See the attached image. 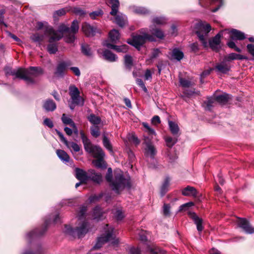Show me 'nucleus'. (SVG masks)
Wrapping results in <instances>:
<instances>
[{
  "label": "nucleus",
  "instance_id": "obj_1",
  "mask_svg": "<svg viewBox=\"0 0 254 254\" xmlns=\"http://www.w3.org/2000/svg\"><path fill=\"white\" fill-rule=\"evenodd\" d=\"M78 22L76 20L72 21L70 28L67 25L63 23L59 26L58 31H55L50 27L47 30L50 36L49 42L53 43L55 41H59L64 36L65 42L72 43L75 39V34L78 32Z\"/></svg>",
  "mask_w": 254,
  "mask_h": 254
},
{
  "label": "nucleus",
  "instance_id": "obj_2",
  "mask_svg": "<svg viewBox=\"0 0 254 254\" xmlns=\"http://www.w3.org/2000/svg\"><path fill=\"white\" fill-rule=\"evenodd\" d=\"M5 72L7 75H11L15 78L22 79L27 84L31 85L35 83L34 77L42 74L43 70L40 67L31 66L27 69L19 68L12 70L7 68L5 69Z\"/></svg>",
  "mask_w": 254,
  "mask_h": 254
},
{
  "label": "nucleus",
  "instance_id": "obj_3",
  "mask_svg": "<svg viewBox=\"0 0 254 254\" xmlns=\"http://www.w3.org/2000/svg\"><path fill=\"white\" fill-rule=\"evenodd\" d=\"M80 134L86 151L92 154L94 158H97V160L93 161L94 166L98 168L105 167V163L103 161L105 154L102 149L98 146L93 145L82 131H81Z\"/></svg>",
  "mask_w": 254,
  "mask_h": 254
},
{
  "label": "nucleus",
  "instance_id": "obj_4",
  "mask_svg": "<svg viewBox=\"0 0 254 254\" xmlns=\"http://www.w3.org/2000/svg\"><path fill=\"white\" fill-rule=\"evenodd\" d=\"M86 211V207L85 206H83L80 208V210L78 213L79 226L75 229H73L70 226H65V232L66 234L73 237L77 236L80 238L87 233L89 227L88 224L85 221H83Z\"/></svg>",
  "mask_w": 254,
  "mask_h": 254
},
{
  "label": "nucleus",
  "instance_id": "obj_5",
  "mask_svg": "<svg viewBox=\"0 0 254 254\" xmlns=\"http://www.w3.org/2000/svg\"><path fill=\"white\" fill-rule=\"evenodd\" d=\"M75 175L78 180L85 183H87L89 180L97 183H100L102 181L101 174L96 173L93 170H89L86 172L82 169L76 168Z\"/></svg>",
  "mask_w": 254,
  "mask_h": 254
},
{
  "label": "nucleus",
  "instance_id": "obj_6",
  "mask_svg": "<svg viewBox=\"0 0 254 254\" xmlns=\"http://www.w3.org/2000/svg\"><path fill=\"white\" fill-rule=\"evenodd\" d=\"M195 29V33L203 47L204 48H207L208 43L206 37L208 33L211 30L210 25L208 23L201 21L196 24Z\"/></svg>",
  "mask_w": 254,
  "mask_h": 254
},
{
  "label": "nucleus",
  "instance_id": "obj_7",
  "mask_svg": "<svg viewBox=\"0 0 254 254\" xmlns=\"http://www.w3.org/2000/svg\"><path fill=\"white\" fill-rule=\"evenodd\" d=\"M112 189L117 193H119L125 188H130V184L128 177L124 176L122 172L115 175L114 181L111 183Z\"/></svg>",
  "mask_w": 254,
  "mask_h": 254
},
{
  "label": "nucleus",
  "instance_id": "obj_8",
  "mask_svg": "<svg viewBox=\"0 0 254 254\" xmlns=\"http://www.w3.org/2000/svg\"><path fill=\"white\" fill-rule=\"evenodd\" d=\"M143 31V30L142 29L140 32L142 35L133 36L132 40L128 41V43L133 46L136 48L139 49L146 41H154L155 40L153 35L144 33Z\"/></svg>",
  "mask_w": 254,
  "mask_h": 254
},
{
  "label": "nucleus",
  "instance_id": "obj_9",
  "mask_svg": "<svg viewBox=\"0 0 254 254\" xmlns=\"http://www.w3.org/2000/svg\"><path fill=\"white\" fill-rule=\"evenodd\" d=\"M69 94L70 96L72 104L80 106L83 105L84 100L79 95V91L76 87L74 85L70 86L69 87Z\"/></svg>",
  "mask_w": 254,
  "mask_h": 254
},
{
  "label": "nucleus",
  "instance_id": "obj_10",
  "mask_svg": "<svg viewBox=\"0 0 254 254\" xmlns=\"http://www.w3.org/2000/svg\"><path fill=\"white\" fill-rule=\"evenodd\" d=\"M69 94L70 96L72 104L80 106L83 105L84 100L79 95V91L76 87L74 85L70 86L69 87Z\"/></svg>",
  "mask_w": 254,
  "mask_h": 254
},
{
  "label": "nucleus",
  "instance_id": "obj_11",
  "mask_svg": "<svg viewBox=\"0 0 254 254\" xmlns=\"http://www.w3.org/2000/svg\"><path fill=\"white\" fill-rule=\"evenodd\" d=\"M151 138L144 136L143 143L145 145L144 154L146 156L153 158L156 153V149L151 142Z\"/></svg>",
  "mask_w": 254,
  "mask_h": 254
},
{
  "label": "nucleus",
  "instance_id": "obj_12",
  "mask_svg": "<svg viewBox=\"0 0 254 254\" xmlns=\"http://www.w3.org/2000/svg\"><path fill=\"white\" fill-rule=\"evenodd\" d=\"M224 31H221L215 36L209 40L208 46L209 45L211 49L215 52H218L221 48V37L223 35Z\"/></svg>",
  "mask_w": 254,
  "mask_h": 254
},
{
  "label": "nucleus",
  "instance_id": "obj_13",
  "mask_svg": "<svg viewBox=\"0 0 254 254\" xmlns=\"http://www.w3.org/2000/svg\"><path fill=\"white\" fill-rule=\"evenodd\" d=\"M199 4L204 7H207L210 4H216V7L211 10L212 12H216L223 4V0H198Z\"/></svg>",
  "mask_w": 254,
  "mask_h": 254
},
{
  "label": "nucleus",
  "instance_id": "obj_14",
  "mask_svg": "<svg viewBox=\"0 0 254 254\" xmlns=\"http://www.w3.org/2000/svg\"><path fill=\"white\" fill-rule=\"evenodd\" d=\"M237 225L247 234L254 233V227H252L249 222L246 219L240 218L237 221Z\"/></svg>",
  "mask_w": 254,
  "mask_h": 254
},
{
  "label": "nucleus",
  "instance_id": "obj_15",
  "mask_svg": "<svg viewBox=\"0 0 254 254\" xmlns=\"http://www.w3.org/2000/svg\"><path fill=\"white\" fill-rule=\"evenodd\" d=\"M112 232L107 231L106 234L103 235L101 237L98 239L97 242L93 247V249L97 250L102 247V245L107 242L110 241L112 239Z\"/></svg>",
  "mask_w": 254,
  "mask_h": 254
},
{
  "label": "nucleus",
  "instance_id": "obj_16",
  "mask_svg": "<svg viewBox=\"0 0 254 254\" xmlns=\"http://www.w3.org/2000/svg\"><path fill=\"white\" fill-rule=\"evenodd\" d=\"M188 215L193 220L194 224L196 225L197 230L198 232H201L204 227L202 226V219L199 217L195 213L193 212H189Z\"/></svg>",
  "mask_w": 254,
  "mask_h": 254
},
{
  "label": "nucleus",
  "instance_id": "obj_17",
  "mask_svg": "<svg viewBox=\"0 0 254 254\" xmlns=\"http://www.w3.org/2000/svg\"><path fill=\"white\" fill-rule=\"evenodd\" d=\"M104 46L108 48L115 50L117 52L126 53L128 50V46L123 45L121 46H116L110 43L108 41H105L103 43Z\"/></svg>",
  "mask_w": 254,
  "mask_h": 254
},
{
  "label": "nucleus",
  "instance_id": "obj_18",
  "mask_svg": "<svg viewBox=\"0 0 254 254\" xmlns=\"http://www.w3.org/2000/svg\"><path fill=\"white\" fill-rule=\"evenodd\" d=\"M70 62L69 61L60 62L57 66L56 70L55 72V75L58 76H63L66 68L70 66Z\"/></svg>",
  "mask_w": 254,
  "mask_h": 254
},
{
  "label": "nucleus",
  "instance_id": "obj_19",
  "mask_svg": "<svg viewBox=\"0 0 254 254\" xmlns=\"http://www.w3.org/2000/svg\"><path fill=\"white\" fill-rule=\"evenodd\" d=\"M231 66L224 59L223 61L216 64L215 69L217 71L226 74L230 71Z\"/></svg>",
  "mask_w": 254,
  "mask_h": 254
},
{
  "label": "nucleus",
  "instance_id": "obj_20",
  "mask_svg": "<svg viewBox=\"0 0 254 254\" xmlns=\"http://www.w3.org/2000/svg\"><path fill=\"white\" fill-rule=\"evenodd\" d=\"M182 193L184 196L195 197L197 196L198 192L194 187L188 186L182 190Z\"/></svg>",
  "mask_w": 254,
  "mask_h": 254
},
{
  "label": "nucleus",
  "instance_id": "obj_21",
  "mask_svg": "<svg viewBox=\"0 0 254 254\" xmlns=\"http://www.w3.org/2000/svg\"><path fill=\"white\" fill-rule=\"evenodd\" d=\"M82 30L88 37L93 36L96 32V29L87 23L82 24Z\"/></svg>",
  "mask_w": 254,
  "mask_h": 254
},
{
  "label": "nucleus",
  "instance_id": "obj_22",
  "mask_svg": "<svg viewBox=\"0 0 254 254\" xmlns=\"http://www.w3.org/2000/svg\"><path fill=\"white\" fill-rule=\"evenodd\" d=\"M230 38L232 40H242L246 38L244 33L236 29H232L230 31Z\"/></svg>",
  "mask_w": 254,
  "mask_h": 254
},
{
  "label": "nucleus",
  "instance_id": "obj_23",
  "mask_svg": "<svg viewBox=\"0 0 254 254\" xmlns=\"http://www.w3.org/2000/svg\"><path fill=\"white\" fill-rule=\"evenodd\" d=\"M170 181L171 179L169 177H166L165 178L160 189V193L162 196H164L169 190Z\"/></svg>",
  "mask_w": 254,
  "mask_h": 254
},
{
  "label": "nucleus",
  "instance_id": "obj_24",
  "mask_svg": "<svg viewBox=\"0 0 254 254\" xmlns=\"http://www.w3.org/2000/svg\"><path fill=\"white\" fill-rule=\"evenodd\" d=\"M109 4L112 9L110 14L112 15H116L118 13L120 5L119 0H109Z\"/></svg>",
  "mask_w": 254,
  "mask_h": 254
},
{
  "label": "nucleus",
  "instance_id": "obj_25",
  "mask_svg": "<svg viewBox=\"0 0 254 254\" xmlns=\"http://www.w3.org/2000/svg\"><path fill=\"white\" fill-rule=\"evenodd\" d=\"M56 103L51 99L46 100L43 104V108L48 112L54 111L56 109Z\"/></svg>",
  "mask_w": 254,
  "mask_h": 254
},
{
  "label": "nucleus",
  "instance_id": "obj_26",
  "mask_svg": "<svg viewBox=\"0 0 254 254\" xmlns=\"http://www.w3.org/2000/svg\"><path fill=\"white\" fill-rule=\"evenodd\" d=\"M103 56L106 60L110 62H115L117 59V56L108 50L103 51Z\"/></svg>",
  "mask_w": 254,
  "mask_h": 254
},
{
  "label": "nucleus",
  "instance_id": "obj_27",
  "mask_svg": "<svg viewBox=\"0 0 254 254\" xmlns=\"http://www.w3.org/2000/svg\"><path fill=\"white\" fill-rule=\"evenodd\" d=\"M115 23L120 27H123L125 26L127 22V17L125 15L122 13L115 15Z\"/></svg>",
  "mask_w": 254,
  "mask_h": 254
},
{
  "label": "nucleus",
  "instance_id": "obj_28",
  "mask_svg": "<svg viewBox=\"0 0 254 254\" xmlns=\"http://www.w3.org/2000/svg\"><path fill=\"white\" fill-rule=\"evenodd\" d=\"M147 250L150 254H166V251L161 250L157 246L155 245L148 246L147 247Z\"/></svg>",
  "mask_w": 254,
  "mask_h": 254
},
{
  "label": "nucleus",
  "instance_id": "obj_29",
  "mask_svg": "<svg viewBox=\"0 0 254 254\" xmlns=\"http://www.w3.org/2000/svg\"><path fill=\"white\" fill-rule=\"evenodd\" d=\"M57 154L59 158L63 162H68L70 157L67 153L64 150L58 149L56 151Z\"/></svg>",
  "mask_w": 254,
  "mask_h": 254
},
{
  "label": "nucleus",
  "instance_id": "obj_30",
  "mask_svg": "<svg viewBox=\"0 0 254 254\" xmlns=\"http://www.w3.org/2000/svg\"><path fill=\"white\" fill-rule=\"evenodd\" d=\"M46 230V229L45 227L44 228H43L42 230L40 231H39L37 229L34 230L30 232L29 233H28L27 234V235H26L27 238L28 239H30L33 238L34 237H36L37 236H41L45 233Z\"/></svg>",
  "mask_w": 254,
  "mask_h": 254
},
{
  "label": "nucleus",
  "instance_id": "obj_31",
  "mask_svg": "<svg viewBox=\"0 0 254 254\" xmlns=\"http://www.w3.org/2000/svg\"><path fill=\"white\" fill-rule=\"evenodd\" d=\"M109 36L111 41L114 43H116L120 38V33L116 29L112 30L109 32Z\"/></svg>",
  "mask_w": 254,
  "mask_h": 254
},
{
  "label": "nucleus",
  "instance_id": "obj_32",
  "mask_svg": "<svg viewBox=\"0 0 254 254\" xmlns=\"http://www.w3.org/2000/svg\"><path fill=\"white\" fill-rule=\"evenodd\" d=\"M169 128L174 135H178L179 132V127L178 125L174 122L169 121Z\"/></svg>",
  "mask_w": 254,
  "mask_h": 254
},
{
  "label": "nucleus",
  "instance_id": "obj_33",
  "mask_svg": "<svg viewBox=\"0 0 254 254\" xmlns=\"http://www.w3.org/2000/svg\"><path fill=\"white\" fill-rule=\"evenodd\" d=\"M103 216V212L100 207L96 206L93 211V219L96 220H99Z\"/></svg>",
  "mask_w": 254,
  "mask_h": 254
},
{
  "label": "nucleus",
  "instance_id": "obj_34",
  "mask_svg": "<svg viewBox=\"0 0 254 254\" xmlns=\"http://www.w3.org/2000/svg\"><path fill=\"white\" fill-rule=\"evenodd\" d=\"M231 98V96L230 95L224 93L223 94L217 96L215 97V100L218 102L224 103L227 102Z\"/></svg>",
  "mask_w": 254,
  "mask_h": 254
},
{
  "label": "nucleus",
  "instance_id": "obj_35",
  "mask_svg": "<svg viewBox=\"0 0 254 254\" xmlns=\"http://www.w3.org/2000/svg\"><path fill=\"white\" fill-rule=\"evenodd\" d=\"M150 32L152 35L159 39H162L164 37L163 32L159 28H151Z\"/></svg>",
  "mask_w": 254,
  "mask_h": 254
},
{
  "label": "nucleus",
  "instance_id": "obj_36",
  "mask_svg": "<svg viewBox=\"0 0 254 254\" xmlns=\"http://www.w3.org/2000/svg\"><path fill=\"white\" fill-rule=\"evenodd\" d=\"M215 102L216 101L215 98H208L207 100L204 103L203 106L205 110L210 111L212 109V108L214 107Z\"/></svg>",
  "mask_w": 254,
  "mask_h": 254
},
{
  "label": "nucleus",
  "instance_id": "obj_37",
  "mask_svg": "<svg viewBox=\"0 0 254 254\" xmlns=\"http://www.w3.org/2000/svg\"><path fill=\"white\" fill-rule=\"evenodd\" d=\"M167 19L164 16L156 17L154 18L152 22L153 24L157 25H163L166 23Z\"/></svg>",
  "mask_w": 254,
  "mask_h": 254
},
{
  "label": "nucleus",
  "instance_id": "obj_38",
  "mask_svg": "<svg viewBox=\"0 0 254 254\" xmlns=\"http://www.w3.org/2000/svg\"><path fill=\"white\" fill-rule=\"evenodd\" d=\"M172 56L174 59H176L177 61H180L183 58L184 54L180 50L175 49L172 51Z\"/></svg>",
  "mask_w": 254,
  "mask_h": 254
},
{
  "label": "nucleus",
  "instance_id": "obj_39",
  "mask_svg": "<svg viewBox=\"0 0 254 254\" xmlns=\"http://www.w3.org/2000/svg\"><path fill=\"white\" fill-rule=\"evenodd\" d=\"M69 149H72L74 152H78L80 150V146L74 142H69L67 141V144H64Z\"/></svg>",
  "mask_w": 254,
  "mask_h": 254
},
{
  "label": "nucleus",
  "instance_id": "obj_40",
  "mask_svg": "<svg viewBox=\"0 0 254 254\" xmlns=\"http://www.w3.org/2000/svg\"><path fill=\"white\" fill-rule=\"evenodd\" d=\"M143 126L145 128L146 130L145 131L150 135L151 136V138H153V136L155 135L156 133L154 131V130L151 128L148 124L146 123H142Z\"/></svg>",
  "mask_w": 254,
  "mask_h": 254
},
{
  "label": "nucleus",
  "instance_id": "obj_41",
  "mask_svg": "<svg viewBox=\"0 0 254 254\" xmlns=\"http://www.w3.org/2000/svg\"><path fill=\"white\" fill-rule=\"evenodd\" d=\"M133 12L139 14H146L149 13V10L145 7H135L133 8Z\"/></svg>",
  "mask_w": 254,
  "mask_h": 254
},
{
  "label": "nucleus",
  "instance_id": "obj_42",
  "mask_svg": "<svg viewBox=\"0 0 254 254\" xmlns=\"http://www.w3.org/2000/svg\"><path fill=\"white\" fill-rule=\"evenodd\" d=\"M103 143L104 146L109 151L111 152H112V146L110 143V140L108 138V137L104 135L103 139Z\"/></svg>",
  "mask_w": 254,
  "mask_h": 254
},
{
  "label": "nucleus",
  "instance_id": "obj_43",
  "mask_svg": "<svg viewBox=\"0 0 254 254\" xmlns=\"http://www.w3.org/2000/svg\"><path fill=\"white\" fill-rule=\"evenodd\" d=\"M88 119L90 123L95 125L99 124L101 122L100 118L93 114L90 115L88 117Z\"/></svg>",
  "mask_w": 254,
  "mask_h": 254
},
{
  "label": "nucleus",
  "instance_id": "obj_44",
  "mask_svg": "<svg viewBox=\"0 0 254 254\" xmlns=\"http://www.w3.org/2000/svg\"><path fill=\"white\" fill-rule=\"evenodd\" d=\"M165 141L167 146L172 147L177 142V138L176 137L172 138L170 136H166L165 137Z\"/></svg>",
  "mask_w": 254,
  "mask_h": 254
},
{
  "label": "nucleus",
  "instance_id": "obj_45",
  "mask_svg": "<svg viewBox=\"0 0 254 254\" xmlns=\"http://www.w3.org/2000/svg\"><path fill=\"white\" fill-rule=\"evenodd\" d=\"M69 10V9H66V8H62L59 10H58L54 13L53 17L55 19V20H56L58 18L59 16L64 15L66 13V12Z\"/></svg>",
  "mask_w": 254,
  "mask_h": 254
},
{
  "label": "nucleus",
  "instance_id": "obj_46",
  "mask_svg": "<svg viewBox=\"0 0 254 254\" xmlns=\"http://www.w3.org/2000/svg\"><path fill=\"white\" fill-rule=\"evenodd\" d=\"M125 65L126 67L130 69L132 65V60L131 56L126 55L125 56Z\"/></svg>",
  "mask_w": 254,
  "mask_h": 254
},
{
  "label": "nucleus",
  "instance_id": "obj_47",
  "mask_svg": "<svg viewBox=\"0 0 254 254\" xmlns=\"http://www.w3.org/2000/svg\"><path fill=\"white\" fill-rule=\"evenodd\" d=\"M81 50L82 52L87 56L90 57L92 55L91 49L87 45H82Z\"/></svg>",
  "mask_w": 254,
  "mask_h": 254
},
{
  "label": "nucleus",
  "instance_id": "obj_48",
  "mask_svg": "<svg viewBox=\"0 0 254 254\" xmlns=\"http://www.w3.org/2000/svg\"><path fill=\"white\" fill-rule=\"evenodd\" d=\"M31 39L34 42L40 43L43 40L44 36L38 33H36L31 36Z\"/></svg>",
  "mask_w": 254,
  "mask_h": 254
},
{
  "label": "nucleus",
  "instance_id": "obj_49",
  "mask_svg": "<svg viewBox=\"0 0 254 254\" xmlns=\"http://www.w3.org/2000/svg\"><path fill=\"white\" fill-rule=\"evenodd\" d=\"M62 120L64 125H69L70 126H72V124H74L72 119L67 117L64 114L62 115Z\"/></svg>",
  "mask_w": 254,
  "mask_h": 254
},
{
  "label": "nucleus",
  "instance_id": "obj_50",
  "mask_svg": "<svg viewBox=\"0 0 254 254\" xmlns=\"http://www.w3.org/2000/svg\"><path fill=\"white\" fill-rule=\"evenodd\" d=\"M184 96L187 97H191L194 95H198L199 91H195L194 90L190 89H185L183 91Z\"/></svg>",
  "mask_w": 254,
  "mask_h": 254
},
{
  "label": "nucleus",
  "instance_id": "obj_51",
  "mask_svg": "<svg viewBox=\"0 0 254 254\" xmlns=\"http://www.w3.org/2000/svg\"><path fill=\"white\" fill-rule=\"evenodd\" d=\"M103 11L101 9H99L90 13L89 15L91 18H92V19H95L97 17L101 16L103 15Z\"/></svg>",
  "mask_w": 254,
  "mask_h": 254
},
{
  "label": "nucleus",
  "instance_id": "obj_52",
  "mask_svg": "<svg viewBox=\"0 0 254 254\" xmlns=\"http://www.w3.org/2000/svg\"><path fill=\"white\" fill-rule=\"evenodd\" d=\"M50 43L47 46V50L50 54H55L58 51L57 46L55 44Z\"/></svg>",
  "mask_w": 254,
  "mask_h": 254
},
{
  "label": "nucleus",
  "instance_id": "obj_53",
  "mask_svg": "<svg viewBox=\"0 0 254 254\" xmlns=\"http://www.w3.org/2000/svg\"><path fill=\"white\" fill-rule=\"evenodd\" d=\"M91 134L95 137H97L100 135L99 128L97 126H93L91 127Z\"/></svg>",
  "mask_w": 254,
  "mask_h": 254
},
{
  "label": "nucleus",
  "instance_id": "obj_54",
  "mask_svg": "<svg viewBox=\"0 0 254 254\" xmlns=\"http://www.w3.org/2000/svg\"><path fill=\"white\" fill-rule=\"evenodd\" d=\"M236 58H237V54L234 53H232L228 54V55L225 56L224 57L223 59L228 63L231 61L236 60Z\"/></svg>",
  "mask_w": 254,
  "mask_h": 254
},
{
  "label": "nucleus",
  "instance_id": "obj_55",
  "mask_svg": "<svg viewBox=\"0 0 254 254\" xmlns=\"http://www.w3.org/2000/svg\"><path fill=\"white\" fill-rule=\"evenodd\" d=\"M72 11L75 14L80 16H84L85 15V11L80 8L79 7H73L71 9Z\"/></svg>",
  "mask_w": 254,
  "mask_h": 254
},
{
  "label": "nucleus",
  "instance_id": "obj_56",
  "mask_svg": "<svg viewBox=\"0 0 254 254\" xmlns=\"http://www.w3.org/2000/svg\"><path fill=\"white\" fill-rule=\"evenodd\" d=\"M180 83L182 87L185 88L189 87L192 85L191 82L190 81L182 78L180 79Z\"/></svg>",
  "mask_w": 254,
  "mask_h": 254
},
{
  "label": "nucleus",
  "instance_id": "obj_57",
  "mask_svg": "<svg viewBox=\"0 0 254 254\" xmlns=\"http://www.w3.org/2000/svg\"><path fill=\"white\" fill-rule=\"evenodd\" d=\"M163 214L165 216L168 217L170 215V206L168 204H164L163 205Z\"/></svg>",
  "mask_w": 254,
  "mask_h": 254
},
{
  "label": "nucleus",
  "instance_id": "obj_58",
  "mask_svg": "<svg viewBox=\"0 0 254 254\" xmlns=\"http://www.w3.org/2000/svg\"><path fill=\"white\" fill-rule=\"evenodd\" d=\"M227 45H228V46L231 48V49H234L236 51L238 52H241V50L237 47L236 46V44L235 43L232 41H229Z\"/></svg>",
  "mask_w": 254,
  "mask_h": 254
},
{
  "label": "nucleus",
  "instance_id": "obj_59",
  "mask_svg": "<svg viewBox=\"0 0 254 254\" xmlns=\"http://www.w3.org/2000/svg\"><path fill=\"white\" fill-rule=\"evenodd\" d=\"M193 205L194 203L192 202H189L185 204H184L180 206L179 211H185L188 209V208L191 206H193Z\"/></svg>",
  "mask_w": 254,
  "mask_h": 254
},
{
  "label": "nucleus",
  "instance_id": "obj_60",
  "mask_svg": "<svg viewBox=\"0 0 254 254\" xmlns=\"http://www.w3.org/2000/svg\"><path fill=\"white\" fill-rule=\"evenodd\" d=\"M190 47L191 49V51L194 53H196L199 50V46L197 42L191 44L190 45Z\"/></svg>",
  "mask_w": 254,
  "mask_h": 254
},
{
  "label": "nucleus",
  "instance_id": "obj_61",
  "mask_svg": "<svg viewBox=\"0 0 254 254\" xmlns=\"http://www.w3.org/2000/svg\"><path fill=\"white\" fill-rule=\"evenodd\" d=\"M136 82L137 84L145 92H147V89L146 87H145V85L144 83H143V81L139 78H137L136 79Z\"/></svg>",
  "mask_w": 254,
  "mask_h": 254
},
{
  "label": "nucleus",
  "instance_id": "obj_62",
  "mask_svg": "<svg viewBox=\"0 0 254 254\" xmlns=\"http://www.w3.org/2000/svg\"><path fill=\"white\" fill-rule=\"evenodd\" d=\"M102 196H103L102 193H100L99 195L95 194V195L91 196L89 198V200L90 202H95V201L98 200L100 198H101L102 197Z\"/></svg>",
  "mask_w": 254,
  "mask_h": 254
},
{
  "label": "nucleus",
  "instance_id": "obj_63",
  "mask_svg": "<svg viewBox=\"0 0 254 254\" xmlns=\"http://www.w3.org/2000/svg\"><path fill=\"white\" fill-rule=\"evenodd\" d=\"M161 54V52L159 49H154L153 50L150 59H153L157 58Z\"/></svg>",
  "mask_w": 254,
  "mask_h": 254
},
{
  "label": "nucleus",
  "instance_id": "obj_64",
  "mask_svg": "<svg viewBox=\"0 0 254 254\" xmlns=\"http://www.w3.org/2000/svg\"><path fill=\"white\" fill-rule=\"evenodd\" d=\"M115 216L118 220H121L124 217V215L121 210H117L115 213Z\"/></svg>",
  "mask_w": 254,
  "mask_h": 254
}]
</instances>
